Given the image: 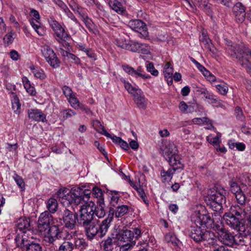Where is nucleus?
Masks as SVG:
<instances>
[{
  "instance_id": "338daca9",
  "label": "nucleus",
  "mask_w": 251,
  "mask_h": 251,
  "mask_svg": "<svg viewBox=\"0 0 251 251\" xmlns=\"http://www.w3.org/2000/svg\"><path fill=\"white\" fill-rule=\"evenodd\" d=\"M82 197H83V201H87L89 200V198L90 197V195L92 193V192H90L89 190H83L82 189Z\"/></svg>"
},
{
  "instance_id": "13d9d810",
  "label": "nucleus",
  "mask_w": 251,
  "mask_h": 251,
  "mask_svg": "<svg viewBox=\"0 0 251 251\" xmlns=\"http://www.w3.org/2000/svg\"><path fill=\"white\" fill-rule=\"evenodd\" d=\"M246 60L248 62L247 64L243 62V60L242 61L240 62L239 63L242 67L245 68L247 72L251 76V64L248 59Z\"/></svg>"
},
{
  "instance_id": "f704fd0d",
  "label": "nucleus",
  "mask_w": 251,
  "mask_h": 251,
  "mask_svg": "<svg viewBox=\"0 0 251 251\" xmlns=\"http://www.w3.org/2000/svg\"><path fill=\"white\" fill-rule=\"evenodd\" d=\"M29 68L31 72L34 74V75L36 78L40 79H43L46 77L45 74L42 69L37 67H35L34 66H30Z\"/></svg>"
},
{
  "instance_id": "5fc2aeb1",
  "label": "nucleus",
  "mask_w": 251,
  "mask_h": 251,
  "mask_svg": "<svg viewBox=\"0 0 251 251\" xmlns=\"http://www.w3.org/2000/svg\"><path fill=\"white\" fill-rule=\"evenodd\" d=\"M235 196L237 200V201L239 204L245 205L246 196L242 192V191L241 192H240L239 193H237Z\"/></svg>"
},
{
  "instance_id": "dca6fc26",
  "label": "nucleus",
  "mask_w": 251,
  "mask_h": 251,
  "mask_svg": "<svg viewBox=\"0 0 251 251\" xmlns=\"http://www.w3.org/2000/svg\"><path fill=\"white\" fill-rule=\"evenodd\" d=\"M250 209L248 206L245 205L240 204L233 205L230 207V212H231L234 216H236L241 220H243L247 218L248 216Z\"/></svg>"
},
{
  "instance_id": "aec40b11",
  "label": "nucleus",
  "mask_w": 251,
  "mask_h": 251,
  "mask_svg": "<svg viewBox=\"0 0 251 251\" xmlns=\"http://www.w3.org/2000/svg\"><path fill=\"white\" fill-rule=\"evenodd\" d=\"M82 193V189L79 187L73 188L71 190H70V196L71 198L70 199V202H69V203L70 204L74 202L76 205L80 204L83 200Z\"/></svg>"
},
{
  "instance_id": "6ab92c4d",
  "label": "nucleus",
  "mask_w": 251,
  "mask_h": 251,
  "mask_svg": "<svg viewBox=\"0 0 251 251\" xmlns=\"http://www.w3.org/2000/svg\"><path fill=\"white\" fill-rule=\"evenodd\" d=\"M233 13L236 18V20L242 23L246 17V7L241 2H237L233 7Z\"/></svg>"
},
{
  "instance_id": "1a4fd4ad",
  "label": "nucleus",
  "mask_w": 251,
  "mask_h": 251,
  "mask_svg": "<svg viewBox=\"0 0 251 251\" xmlns=\"http://www.w3.org/2000/svg\"><path fill=\"white\" fill-rule=\"evenodd\" d=\"M38 223V228L41 233L46 232L50 226L55 224L53 217L48 211H45L41 214Z\"/></svg>"
},
{
  "instance_id": "c03bdc74",
  "label": "nucleus",
  "mask_w": 251,
  "mask_h": 251,
  "mask_svg": "<svg viewBox=\"0 0 251 251\" xmlns=\"http://www.w3.org/2000/svg\"><path fill=\"white\" fill-rule=\"evenodd\" d=\"M13 179L16 182L18 186L21 189L22 191H24L25 189V183L22 177L17 174H15L13 176Z\"/></svg>"
},
{
  "instance_id": "423d86ee",
  "label": "nucleus",
  "mask_w": 251,
  "mask_h": 251,
  "mask_svg": "<svg viewBox=\"0 0 251 251\" xmlns=\"http://www.w3.org/2000/svg\"><path fill=\"white\" fill-rule=\"evenodd\" d=\"M162 154L169 164H175L176 162H181L178 154V151L176 145L172 142L165 143L161 148Z\"/></svg>"
},
{
  "instance_id": "09e8293b",
  "label": "nucleus",
  "mask_w": 251,
  "mask_h": 251,
  "mask_svg": "<svg viewBox=\"0 0 251 251\" xmlns=\"http://www.w3.org/2000/svg\"><path fill=\"white\" fill-rule=\"evenodd\" d=\"M14 32H8L4 37L3 41L4 43L7 44V45L11 44L14 39L15 36Z\"/></svg>"
},
{
  "instance_id": "864d4df0",
  "label": "nucleus",
  "mask_w": 251,
  "mask_h": 251,
  "mask_svg": "<svg viewBox=\"0 0 251 251\" xmlns=\"http://www.w3.org/2000/svg\"><path fill=\"white\" fill-rule=\"evenodd\" d=\"M235 114L237 120L243 121L245 119L242 110L238 106H237L235 109Z\"/></svg>"
},
{
  "instance_id": "c9c22d12",
  "label": "nucleus",
  "mask_w": 251,
  "mask_h": 251,
  "mask_svg": "<svg viewBox=\"0 0 251 251\" xmlns=\"http://www.w3.org/2000/svg\"><path fill=\"white\" fill-rule=\"evenodd\" d=\"M30 24L39 35H42L43 34V31L41 27V23L38 21V20L31 19L30 20Z\"/></svg>"
},
{
  "instance_id": "bb28decb",
  "label": "nucleus",
  "mask_w": 251,
  "mask_h": 251,
  "mask_svg": "<svg viewBox=\"0 0 251 251\" xmlns=\"http://www.w3.org/2000/svg\"><path fill=\"white\" fill-rule=\"evenodd\" d=\"M240 232L239 238L244 237L245 239H250L251 238V226L247 223L242 224L240 227V229L238 230Z\"/></svg>"
},
{
  "instance_id": "f8f14e48",
  "label": "nucleus",
  "mask_w": 251,
  "mask_h": 251,
  "mask_svg": "<svg viewBox=\"0 0 251 251\" xmlns=\"http://www.w3.org/2000/svg\"><path fill=\"white\" fill-rule=\"evenodd\" d=\"M45 234L44 240L45 242L49 244H53L54 241L61 237L60 234L61 231L57 225H52L46 232H43Z\"/></svg>"
},
{
  "instance_id": "4be33fe9",
  "label": "nucleus",
  "mask_w": 251,
  "mask_h": 251,
  "mask_svg": "<svg viewBox=\"0 0 251 251\" xmlns=\"http://www.w3.org/2000/svg\"><path fill=\"white\" fill-rule=\"evenodd\" d=\"M206 231H203L201 227L196 226V227H192L189 236L196 242H201L204 240Z\"/></svg>"
},
{
  "instance_id": "f03ea898",
  "label": "nucleus",
  "mask_w": 251,
  "mask_h": 251,
  "mask_svg": "<svg viewBox=\"0 0 251 251\" xmlns=\"http://www.w3.org/2000/svg\"><path fill=\"white\" fill-rule=\"evenodd\" d=\"M141 233V230L138 228H132V230H120L115 235L116 245L135 244V240L140 237Z\"/></svg>"
},
{
  "instance_id": "c85d7f7f",
  "label": "nucleus",
  "mask_w": 251,
  "mask_h": 251,
  "mask_svg": "<svg viewBox=\"0 0 251 251\" xmlns=\"http://www.w3.org/2000/svg\"><path fill=\"white\" fill-rule=\"evenodd\" d=\"M129 210V207L126 205H122L120 206H118L115 210L113 209H111L110 211H112V213L110 215H114L115 213V217L116 218L122 217L126 214H127Z\"/></svg>"
},
{
  "instance_id": "20e7f679",
  "label": "nucleus",
  "mask_w": 251,
  "mask_h": 251,
  "mask_svg": "<svg viewBox=\"0 0 251 251\" xmlns=\"http://www.w3.org/2000/svg\"><path fill=\"white\" fill-rule=\"evenodd\" d=\"M95 208L94 202L90 201L80 206L79 210L78 222L81 225L90 222L93 220Z\"/></svg>"
},
{
  "instance_id": "5701e85b",
  "label": "nucleus",
  "mask_w": 251,
  "mask_h": 251,
  "mask_svg": "<svg viewBox=\"0 0 251 251\" xmlns=\"http://www.w3.org/2000/svg\"><path fill=\"white\" fill-rule=\"evenodd\" d=\"M22 244L25 247L26 251H42V248L40 244L33 241H30L23 237Z\"/></svg>"
},
{
  "instance_id": "e2e57ef3",
  "label": "nucleus",
  "mask_w": 251,
  "mask_h": 251,
  "mask_svg": "<svg viewBox=\"0 0 251 251\" xmlns=\"http://www.w3.org/2000/svg\"><path fill=\"white\" fill-rule=\"evenodd\" d=\"M135 244H124L123 245H117L120 247L119 251H128L131 249Z\"/></svg>"
},
{
  "instance_id": "393cba45",
  "label": "nucleus",
  "mask_w": 251,
  "mask_h": 251,
  "mask_svg": "<svg viewBox=\"0 0 251 251\" xmlns=\"http://www.w3.org/2000/svg\"><path fill=\"white\" fill-rule=\"evenodd\" d=\"M15 226L19 230L25 233L26 231L29 230L30 226V220L25 217L19 218L16 222Z\"/></svg>"
},
{
  "instance_id": "8fccbe9b",
  "label": "nucleus",
  "mask_w": 251,
  "mask_h": 251,
  "mask_svg": "<svg viewBox=\"0 0 251 251\" xmlns=\"http://www.w3.org/2000/svg\"><path fill=\"white\" fill-rule=\"evenodd\" d=\"M60 113L64 119H67L76 114L75 112L70 109L63 110L60 112Z\"/></svg>"
},
{
  "instance_id": "79ce46f5",
  "label": "nucleus",
  "mask_w": 251,
  "mask_h": 251,
  "mask_svg": "<svg viewBox=\"0 0 251 251\" xmlns=\"http://www.w3.org/2000/svg\"><path fill=\"white\" fill-rule=\"evenodd\" d=\"M74 244L70 241L64 242L60 246L58 251H72Z\"/></svg>"
},
{
  "instance_id": "4d7b16f0",
  "label": "nucleus",
  "mask_w": 251,
  "mask_h": 251,
  "mask_svg": "<svg viewBox=\"0 0 251 251\" xmlns=\"http://www.w3.org/2000/svg\"><path fill=\"white\" fill-rule=\"evenodd\" d=\"M82 20L86 26L88 28V29L90 31H92L93 30L94 25L91 19L88 18V16H87L86 18H85L84 19H82Z\"/></svg>"
},
{
  "instance_id": "a19ab883",
  "label": "nucleus",
  "mask_w": 251,
  "mask_h": 251,
  "mask_svg": "<svg viewBox=\"0 0 251 251\" xmlns=\"http://www.w3.org/2000/svg\"><path fill=\"white\" fill-rule=\"evenodd\" d=\"M12 109L14 112L16 114H19L20 112L21 104L19 100L16 95L13 96V99L12 101Z\"/></svg>"
},
{
  "instance_id": "37998d69",
  "label": "nucleus",
  "mask_w": 251,
  "mask_h": 251,
  "mask_svg": "<svg viewBox=\"0 0 251 251\" xmlns=\"http://www.w3.org/2000/svg\"><path fill=\"white\" fill-rule=\"evenodd\" d=\"M126 46L127 48H126V50L132 52H138L139 43L133 41H129Z\"/></svg>"
},
{
  "instance_id": "b1692460",
  "label": "nucleus",
  "mask_w": 251,
  "mask_h": 251,
  "mask_svg": "<svg viewBox=\"0 0 251 251\" xmlns=\"http://www.w3.org/2000/svg\"><path fill=\"white\" fill-rule=\"evenodd\" d=\"M115 234H111L106 239L101 242V247L104 251H113V245H116Z\"/></svg>"
},
{
  "instance_id": "7ed1b4c3",
  "label": "nucleus",
  "mask_w": 251,
  "mask_h": 251,
  "mask_svg": "<svg viewBox=\"0 0 251 251\" xmlns=\"http://www.w3.org/2000/svg\"><path fill=\"white\" fill-rule=\"evenodd\" d=\"M225 190L223 188L218 190L213 188L208 190L207 198L214 211L220 212L222 210V204L225 203Z\"/></svg>"
},
{
  "instance_id": "e433bc0d",
  "label": "nucleus",
  "mask_w": 251,
  "mask_h": 251,
  "mask_svg": "<svg viewBox=\"0 0 251 251\" xmlns=\"http://www.w3.org/2000/svg\"><path fill=\"white\" fill-rule=\"evenodd\" d=\"M164 240L166 242L171 244L174 247L178 245V240L176 237L171 233L166 234L165 236Z\"/></svg>"
},
{
  "instance_id": "a878e982",
  "label": "nucleus",
  "mask_w": 251,
  "mask_h": 251,
  "mask_svg": "<svg viewBox=\"0 0 251 251\" xmlns=\"http://www.w3.org/2000/svg\"><path fill=\"white\" fill-rule=\"evenodd\" d=\"M28 117L36 121L44 122L46 119L45 115L38 109H30L28 110Z\"/></svg>"
},
{
  "instance_id": "4468645a",
  "label": "nucleus",
  "mask_w": 251,
  "mask_h": 251,
  "mask_svg": "<svg viewBox=\"0 0 251 251\" xmlns=\"http://www.w3.org/2000/svg\"><path fill=\"white\" fill-rule=\"evenodd\" d=\"M228 51L230 56L233 58L237 59L239 63L243 60V54H245L246 47L240 46L238 44L228 45Z\"/></svg>"
},
{
  "instance_id": "72a5a7b5",
  "label": "nucleus",
  "mask_w": 251,
  "mask_h": 251,
  "mask_svg": "<svg viewBox=\"0 0 251 251\" xmlns=\"http://www.w3.org/2000/svg\"><path fill=\"white\" fill-rule=\"evenodd\" d=\"M174 72L173 66L169 62H167L164 68V76L166 78H170L172 82V76Z\"/></svg>"
},
{
  "instance_id": "6e6d98bb",
  "label": "nucleus",
  "mask_w": 251,
  "mask_h": 251,
  "mask_svg": "<svg viewBox=\"0 0 251 251\" xmlns=\"http://www.w3.org/2000/svg\"><path fill=\"white\" fill-rule=\"evenodd\" d=\"M147 69L148 72H150L152 75L157 76L158 74V72L156 70L154 67L152 63L150 62L147 64Z\"/></svg>"
},
{
  "instance_id": "680f3d73",
  "label": "nucleus",
  "mask_w": 251,
  "mask_h": 251,
  "mask_svg": "<svg viewBox=\"0 0 251 251\" xmlns=\"http://www.w3.org/2000/svg\"><path fill=\"white\" fill-rule=\"evenodd\" d=\"M207 141L209 143L213 145L219 146V136L217 135L215 137L211 138L210 136L207 137Z\"/></svg>"
},
{
  "instance_id": "774afa93",
  "label": "nucleus",
  "mask_w": 251,
  "mask_h": 251,
  "mask_svg": "<svg viewBox=\"0 0 251 251\" xmlns=\"http://www.w3.org/2000/svg\"><path fill=\"white\" fill-rule=\"evenodd\" d=\"M76 12L80 16L81 20L84 19L88 15H87L85 10L80 7V8L76 11Z\"/></svg>"
},
{
  "instance_id": "9b49d317",
  "label": "nucleus",
  "mask_w": 251,
  "mask_h": 251,
  "mask_svg": "<svg viewBox=\"0 0 251 251\" xmlns=\"http://www.w3.org/2000/svg\"><path fill=\"white\" fill-rule=\"evenodd\" d=\"M78 214L74 213L68 209H65L63 212V221L65 227L69 229H74L76 226V220Z\"/></svg>"
},
{
  "instance_id": "f3484780",
  "label": "nucleus",
  "mask_w": 251,
  "mask_h": 251,
  "mask_svg": "<svg viewBox=\"0 0 251 251\" xmlns=\"http://www.w3.org/2000/svg\"><path fill=\"white\" fill-rule=\"evenodd\" d=\"M128 26L133 30L147 36L148 32L146 24L140 20H132L128 23Z\"/></svg>"
},
{
  "instance_id": "473e14b6",
  "label": "nucleus",
  "mask_w": 251,
  "mask_h": 251,
  "mask_svg": "<svg viewBox=\"0 0 251 251\" xmlns=\"http://www.w3.org/2000/svg\"><path fill=\"white\" fill-rule=\"evenodd\" d=\"M46 205L50 213H53L57 211L58 203L56 199L54 198H50L47 201Z\"/></svg>"
},
{
  "instance_id": "412c9836",
  "label": "nucleus",
  "mask_w": 251,
  "mask_h": 251,
  "mask_svg": "<svg viewBox=\"0 0 251 251\" xmlns=\"http://www.w3.org/2000/svg\"><path fill=\"white\" fill-rule=\"evenodd\" d=\"M169 164L172 167L171 168H169L167 171L165 170L161 171V175L162 177L168 176L172 178L175 172H180L184 168V165L182 162H176L174 165L172 164Z\"/></svg>"
},
{
  "instance_id": "58836bf2",
  "label": "nucleus",
  "mask_w": 251,
  "mask_h": 251,
  "mask_svg": "<svg viewBox=\"0 0 251 251\" xmlns=\"http://www.w3.org/2000/svg\"><path fill=\"white\" fill-rule=\"evenodd\" d=\"M92 194L94 197L97 199V202L100 201H104L103 194L102 190L100 188L94 187L92 189Z\"/></svg>"
},
{
  "instance_id": "39448f33",
  "label": "nucleus",
  "mask_w": 251,
  "mask_h": 251,
  "mask_svg": "<svg viewBox=\"0 0 251 251\" xmlns=\"http://www.w3.org/2000/svg\"><path fill=\"white\" fill-rule=\"evenodd\" d=\"M125 88L134 97V100L137 107L145 109L147 105V99L145 98L143 91L138 88L132 86L129 82H124Z\"/></svg>"
},
{
  "instance_id": "4c0bfd02",
  "label": "nucleus",
  "mask_w": 251,
  "mask_h": 251,
  "mask_svg": "<svg viewBox=\"0 0 251 251\" xmlns=\"http://www.w3.org/2000/svg\"><path fill=\"white\" fill-rule=\"evenodd\" d=\"M206 99L210 100H211V103L214 105L215 106L223 107L224 106L223 101L213 94L207 96Z\"/></svg>"
},
{
  "instance_id": "9d476101",
  "label": "nucleus",
  "mask_w": 251,
  "mask_h": 251,
  "mask_svg": "<svg viewBox=\"0 0 251 251\" xmlns=\"http://www.w3.org/2000/svg\"><path fill=\"white\" fill-rule=\"evenodd\" d=\"M49 23L58 38L65 42L71 39V36L65 31L61 25L53 18L48 20Z\"/></svg>"
},
{
  "instance_id": "0eeeda50",
  "label": "nucleus",
  "mask_w": 251,
  "mask_h": 251,
  "mask_svg": "<svg viewBox=\"0 0 251 251\" xmlns=\"http://www.w3.org/2000/svg\"><path fill=\"white\" fill-rule=\"evenodd\" d=\"M192 221L195 223L197 226L201 227L204 226L207 228H208L211 223H212V219L204 209L201 211H196L192 215Z\"/></svg>"
},
{
  "instance_id": "6e6552de",
  "label": "nucleus",
  "mask_w": 251,
  "mask_h": 251,
  "mask_svg": "<svg viewBox=\"0 0 251 251\" xmlns=\"http://www.w3.org/2000/svg\"><path fill=\"white\" fill-rule=\"evenodd\" d=\"M41 52L47 62L54 68L59 67L60 62L56 54L49 46L45 45L41 47Z\"/></svg>"
},
{
  "instance_id": "bf43d9fd",
  "label": "nucleus",
  "mask_w": 251,
  "mask_h": 251,
  "mask_svg": "<svg viewBox=\"0 0 251 251\" xmlns=\"http://www.w3.org/2000/svg\"><path fill=\"white\" fill-rule=\"evenodd\" d=\"M62 91L63 92V93L64 95L67 98H69V97L73 96V91L72 89L67 86H64L62 87Z\"/></svg>"
},
{
  "instance_id": "c756f323",
  "label": "nucleus",
  "mask_w": 251,
  "mask_h": 251,
  "mask_svg": "<svg viewBox=\"0 0 251 251\" xmlns=\"http://www.w3.org/2000/svg\"><path fill=\"white\" fill-rule=\"evenodd\" d=\"M98 205L96 206L94 203L95 208L94 215L95 214L99 218H101L104 217L105 215L106 212L104 209L105 204L103 201H100L98 202Z\"/></svg>"
},
{
  "instance_id": "cd10ccee",
  "label": "nucleus",
  "mask_w": 251,
  "mask_h": 251,
  "mask_svg": "<svg viewBox=\"0 0 251 251\" xmlns=\"http://www.w3.org/2000/svg\"><path fill=\"white\" fill-rule=\"evenodd\" d=\"M57 196L60 200V201L63 203L69 204L70 202V199L71 197L70 196V190L67 188L63 189H59L57 193Z\"/></svg>"
},
{
  "instance_id": "a211bd4d",
  "label": "nucleus",
  "mask_w": 251,
  "mask_h": 251,
  "mask_svg": "<svg viewBox=\"0 0 251 251\" xmlns=\"http://www.w3.org/2000/svg\"><path fill=\"white\" fill-rule=\"evenodd\" d=\"M122 68L126 73L136 78L141 77L145 79L150 77L149 75L144 74V70L141 66L138 67L136 70L127 65H123Z\"/></svg>"
},
{
  "instance_id": "2eb2a0df",
  "label": "nucleus",
  "mask_w": 251,
  "mask_h": 251,
  "mask_svg": "<svg viewBox=\"0 0 251 251\" xmlns=\"http://www.w3.org/2000/svg\"><path fill=\"white\" fill-rule=\"evenodd\" d=\"M223 219L226 224L234 230H238L240 229L241 225L243 224L240 218L234 216V214L230 212L225 213L223 215Z\"/></svg>"
},
{
  "instance_id": "3c124183",
  "label": "nucleus",
  "mask_w": 251,
  "mask_h": 251,
  "mask_svg": "<svg viewBox=\"0 0 251 251\" xmlns=\"http://www.w3.org/2000/svg\"><path fill=\"white\" fill-rule=\"evenodd\" d=\"M150 47L146 44H140L138 52L143 54H148L150 52Z\"/></svg>"
},
{
  "instance_id": "ea45409f",
  "label": "nucleus",
  "mask_w": 251,
  "mask_h": 251,
  "mask_svg": "<svg viewBox=\"0 0 251 251\" xmlns=\"http://www.w3.org/2000/svg\"><path fill=\"white\" fill-rule=\"evenodd\" d=\"M125 36L126 35H122L120 36L119 38H117L115 40V44L118 47H121V48L126 49L127 48V44L128 43V40H126Z\"/></svg>"
},
{
  "instance_id": "7c9ffc66",
  "label": "nucleus",
  "mask_w": 251,
  "mask_h": 251,
  "mask_svg": "<svg viewBox=\"0 0 251 251\" xmlns=\"http://www.w3.org/2000/svg\"><path fill=\"white\" fill-rule=\"evenodd\" d=\"M109 5L113 10L119 14H123L126 11L125 6L117 0L111 1Z\"/></svg>"
},
{
  "instance_id": "2f4dec72",
  "label": "nucleus",
  "mask_w": 251,
  "mask_h": 251,
  "mask_svg": "<svg viewBox=\"0 0 251 251\" xmlns=\"http://www.w3.org/2000/svg\"><path fill=\"white\" fill-rule=\"evenodd\" d=\"M208 228H212L216 231L217 235L226 229L222 222L220 220L216 222L213 219H212V223H211Z\"/></svg>"
},
{
  "instance_id": "f257e3e1",
  "label": "nucleus",
  "mask_w": 251,
  "mask_h": 251,
  "mask_svg": "<svg viewBox=\"0 0 251 251\" xmlns=\"http://www.w3.org/2000/svg\"><path fill=\"white\" fill-rule=\"evenodd\" d=\"M112 221L113 215L109 214L101 222L99 220L92 221L82 225V226L84 227L86 235L89 239H93L97 235L102 238L106 235Z\"/></svg>"
},
{
  "instance_id": "0e129e2a",
  "label": "nucleus",
  "mask_w": 251,
  "mask_h": 251,
  "mask_svg": "<svg viewBox=\"0 0 251 251\" xmlns=\"http://www.w3.org/2000/svg\"><path fill=\"white\" fill-rule=\"evenodd\" d=\"M112 196L111 197V202L117 203L118 202L120 198L118 192L116 191H112Z\"/></svg>"
},
{
  "instance_id": "603ef678",
  "label": "nucleus",
  "mask_w": 251,
  "mask_h": 251,
  "mask_svg": "<svg viewBox=\"0 0 251 251\" xmlns=\"http://www.w3.org/2000/svg\"><path fill=\"white\" fill-rule=\"evenodd\" d=\"M230 186L231 192L235 195L237 193H239L240 192L242 191L240 186L235 182H230Z\"/></svg>"
},
{
  "instance_id": "49530a36",
  "label": "nucleus",
  "mask_w": 251,
  "mask_h": 251,
  "mask_svg": "<svg viewBox=\"0 0 251 251\" xmlns=\"http://www.w3.org/2000/svg\"><path fill=\"white\" fill-rule=\"evenodd\" d=\"M69 101L71 105L75 109H78L79 105L81 104L79 102L78 99L75 97L73 95L69 98Z\"/></svg>"
},
{
  "instance_id": "052dcab7",
  "label": "nucleus",
  "mask_w": 251,
  "mask_h": 251,
  "mask_svg": "<svg viewBox=\"0 0 251 251\" xmlns=\"http://www.w3.org/2000/svg\"><path fill=\"white\" fill-rule=\"evenodd\" d=\"M202 43L204 44L205 49H207L208 50L212 52H214L213 48L212 47L211 41L210 39L207 40H204V41Z\"/></svg>"
},
{
  "instance_id": "69168bd1",
  "label": "nucleus",
  "mask_w": 251,
  "mask_h": 251,
  "mask_svg": "<svg viewBox=\"0 0 251 251\" xmlns=\"http://www.w3.org/2000/svg\"><path fill=\"white\" fill-rule=\"evenodd\" d=\"M93 126L95 129L99 132V129L104 128V126L101 124L100 122L98 120H95L93 122Z\"/></svg>"
},
{
  "instance_id": "ddd939ff",
  "label": "nucleus",
  "mask_w": 251,
  "mask_h": 251,
  "mask_svg": "<svg viewBox=\"0 0 251 251\" xmlns=\"http://www.w3.org/2000/svg\"><path fill=\"white\" fill-rule=\"evenodd\" d=\"M217 238L224 246L233 247L235 246V236L233 233L226 229L217 235Z\"/></svg>"
},
{
  "instance_id": "de8ad7c7",
  "label": "nucleus",
  "mask_w": 251,
  "mask_h": 251,
  "mask_svg": "<svg viewBox=\"0 0 251 251\" xmlns=\"http://www.w3.org/2000/svg\"><path fill=\"white\" fill-rule=\"evenodd\" d=\"M75 246L76 248L82 251L87 247V244L83 239H77L75 242Z\"/></svg>"
},
{
  "instance_id": "a18cd8bd",
  "label": "nucleus",
  "mask_w": 251,
  "mask_h": 251,
  "mask_svg": "<svg viewBox=\"0 0 251 251\" xmlns=\"http://www.w3.org/2000/svg\"><path fill=\"white\" fill-rule=\"evenodd\" d=\"M216 88L218 90L220 94L223 95H226L228 90L227 85L224 83L216 85Z\"/></svg>"
}]
</instances>
